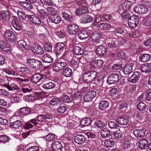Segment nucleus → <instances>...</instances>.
Returning a JSON list of instances; mask_svg holds the SVG:
<instances>
[{
	"label": "nucleus",
	"mask_w": 151,
	"mask_h": 151,
	"mask_svg": "<svg viewBox=\"0 0 151 151\" xmlns=\"http://www.w3.org/2000/svg\"><path fill=\"white\" fill-rule=\"evenodd\" d=\"M27 63L31 68L36 69L41 68L42 65L41 61L35 59H29Z\"/></svg>",
	"instance_id": "f257e3e1"
},
{
	"label": "nucleus",
	"mask_w": 151,
	"mask_h": 151,
	"mask_svg": "<svg viewBox=\"0 0 151 151\" xmlns=\"http://www.w3.org/2000/svg\"><path fill=\"white\" fill-rule=\"evenodd\" d=\"M4 36L5 39L8 42H13L16 40V36L14 32L10 30L6 31Z\"/></svg>",
	"instance_id": "f03ea898"
},
{
	"label": "nucleus",
	"mask_w": 151,
	"mask_h": 151,
	"mask_svg": "<svg viewBox=\"0 0 151 151\" xmlns=\"http://www.w3.org/2000/svg\"><path fill=\"white\" fill-rule=\"evenodd\" d=\"M67 29L68 32L70 35L77 34L80 30L78 26L74 24L69 25L68 26Z\"/></svg>",
	"instance_id": "7ed1b4c3"
},
{
	"label": "nucleus",
	"mask_w": 151,
	"mask_h": 151,
	"mask_svg": "<svg viewBox=\"0 0 151 151\" xmlns=\"http://www.w3.org/2000/svg\"><path fill=\"white\" fill-rule=\"evenodd\" d=\"M47 78V77L43 75H40L38 73L33 75L31 78V81L34 84L38 82H42Z\"/></svg>",
	"instance_id": "20e7f679"
},
{
	"label": "nucleus",
	"mask_w": 151,
	"mask_h": 151,
	"mask_svg": "<svg viewBox=\"0 0 151 151\" xmlns=\"http://www.w3.org/2000/svg\"><path fill=\"white\" fill-rule=\"evenodd\" d=\"M139 22V19L137 17L134 16L130 17L128 20V23L129 26L132 28L136 27Z\"/></svg>",
	"instance_id": "39448f33"
},
{
	"label": "nucleus",
	"mask_w": 151,
	"mask_h": 151,
	"mask_svg": "<svg viewBox=\"0 0 151 151\" xmlns=\"http://www.w3.org/2000/svg\"><path fill=\"white\" fill-rule=\"evenodd\" d=\"M133 11L137 14L146 13L148 11V9L145 6L137 5L133 8Z\"/></svg>",
	"instance_id": "423d86ee"
},
{
	"label": "nucleus",
	"mask_w": 151,
	"mask_h": 151,
	"mask_svg": "<svg viewBox=\"0 0 151 151\" xmlns=\"http://www.w3.org/2000/svg\"><path fill=\"white\" fill-rule=\"evenodd\" d=\"M119 79V76L116 73L110 75L108 77L107 82L110 85L113 84L118 81Z\"/></svg>",
	"instance_id": "0eeeda50"
},
{
	"label": "nucleus",
	"mask_w": 151,
	"mask_h": 151,
	"mask_svg": "<svg viewBox=\"0 0 151 151\" xmlns=\"http://www.w3.org/2000/svg\"><path fill=\"white\" fill-rule=\"evenodd\" d=\"M96 95V92L94 91H90L86 93L83 97V100L86 102H89L94 98Z\"/></svg>",
	"instance_id": "6e6552de"
},
{
	"label": "nucleus",
	"mask_w": 151,
	"mask_h": 151,
	"mask_svg": "<svg viewBox=\"0 0 151 151\" xmlns=\"http://www.w3.org/2000/svg\"><path fill=\"white\" fill-rule=\"evenodd\" d=\"M65 48L64 44L62 42L55 43V51L56 54L58 55L61 54Z\"/></svg>",
	"instance_id": "1a4fd4ad"
},
{
	"label": "nucleus",
	"mask_w": 151,
	"mask_h": 151,
	"mask_svg": "<svg viewBox=\"0 0 151 151\" xmlns=\"http://www.w3.org/2000/svg\"><path fill=\"white\" fill-rule=\"evenodd\" d=\"M27 18L32 23L35 25H40L41 21L39 18L34 15L27 14Z\"/></svg>",
	"instance_id": "9d476101"
},
{
	"label": "nucleus",
	"mask_w": 151,
	"mask_h": 151,
	"mask_svg": "<svg viewBox=\"0 0 151 151\" xmlns=\"http://www.w3.org/2000/svg\"><path fill=\"white\" fill-rule=\"evenodd\" d=\"M134 63L131 62H129L123 69V71L126 75L130 73L132 70Z\"/></svg>",
	"instance_id": "9b49d317"
},
{
	"label": "nucleus",
	"mask_w": 151,
	"mask_h": 151,
	"mask_svg": "<svg viewBox=\"0 0 151 151\" xmlns=\"http://www.w3.org/2000/svg\"><path fill=\"white\" fill-rule=\"evenodd\" d=\"M139 73L138 72H135L129 78V81L132 83H135L137 82L139 78Z\"/></svg>",
	"instance_id": "f8f14e48"
},
{
	"label": "nucleus",
	"mask_w": 151,
	"mask_h": 151,
	"mask_svg": "<svg viewBox=\"0 0 151 151\" xmlns=\"http://www.w3.org/2000/svg\"><path fill=\"white\" fill-rule=\"evenodd\" d=\"M51 147L52 148L53 151H63L62 148H63L61 143L58 141H56L53 142Z\"/></svg>",
	"instance_id": "ddd939ff"
},
{
	"label": "nucleus",
	"mask_w": 151,
	"mask_h": 151,
	"mask_svg": "<svg viewBox=\"0 0 151 151\" xmlns=\"http://www.w3.org/2000/svg\"><path fill=\"white\" fill-rule=\"evenodd\" d=\"M145 129L144 128L138 129L134 130L133 133L136 137L139 138H141L145 135Z\"/></svg>",
	"instance_id": "4468645a"
},
{
	"label": "nucleus",
	"mask_w": 151,
	"mask_h": 151,
	"mask_svg": "<svg viewBox=\"0 0 151 151\" xmlns=\"http://www.w3.org/2000/svg\"><path fill=\"white\" fill-rule=\"evenodd\" d=\"M97 28L100 30H108L111 27V25L107 23H102L97 26Z\"/></svg>",
	"instance_id": "2eb2a0df"
},
{
	"label": "nucleus",
	"mask_w": 151,
	"mask_h": 151,
	"mask_svg": "<svg viewBox=\"0 0 151 151\" xmlns=\"http://www.w3.org/2000/svg\"><path fill=\"white\" fill-rule=\"evenodd\" d=\"M141 71L143 72L148 73L151 71V63H146L142 65L141 68Z\"/></svg>",
	"instance_id": "dca6fc26"
},
{
	"label": "nucleus",
	"mask_w": 151,
	"mask_h": 151,
	"mask_svg": "<svg viewBox=\"0 0 151 151\" xmlns=\"http://www.w3.org/2000/svg\"><path fill=\"white\" fill-rule=\"evenodd\" d=\"M49 20L51 22L58 24L61 21V19L60 16L56 15L50 16L49 17Z\"/></svg>",
	"instance_id": "f3484780"
},
{
	"label": "nucleus",
	"mask_w": 151,
	"mask_h": 151,
	"mask_svg": "<svg viewBox=\"0 0 151 151\" xmlns=\"http://www.w3.org/2000/svg\"><path fill=\"white\" fill-rule=\"evenodd\" d=\"M41 59L43 62L45 63H50L52 62L53 58L48 54H44L42 57Z\"/></svg>",
	"instance_id": "a211bd4d"
},
{
	"label": "nucleus",
	"mask_w": 151,
	"mask_h": 151,
	"mask_svg": "<svg viewBox=\"0 0 151 151\" xmlns=\"http://www.w3.org/2000/svg\"><path fill=\"white\" fill-rule=\"evenodd\" d=\"M148 144V141L146 139H141L138 143V147L141 149H145L147 147Z\"/></svg>",
	"instance_id": "6ab92c4d"
},
{
	"label": "nucleus",
	"mask_w": 151,
	"mask_h": 151,
	"mask_svg": "<svg viewBox=\"0 0 151 151\" xmlns=\"http://www.w3.org/2000/svg\"><path fill=\"white\" fill-rule=\"evenodd\" d=\"M32 50L36 54H41L43 52L42 48L40 46L37 45L32 49Z\"/></svg>",
	"instance_id": "aec40b11"
},
{
	"label": "nucleus",
	"mask_w": 151,
	"mask_h": 151,
	"mask_svg": "<svg viewBox=\"0 0 151 151\" xmlns=\"http://www.w3.org/2000/svg\"><path fill=\"white\" fill-rule=\"evenodd\" d=\"M93 20V18L92 17L87 15L84 17H82L80 19V22L81 23H86L91 22Z\"/></svg>",
	"instance_id": "412c9836"
},
{
	"label": "nucleus",
	"mask_w": 151,
	"mask_h": 151,
	"mask_svg": "<svg viewBox=\"0 0 151 151\" xmlns=\"http://www.w3.org/2000/svg\"><path fill=\"white\" fill-rule=\"evenodd\" d=\"M117 122L121 125H126L129 122L128 119L127 117H119L116 118Z\"/></svg>",
	"instance_id": "4be33fe9"
},
{
	"label": "nucleus",
	"mask_w": 151,
	"mask_h": 151,
	"mask_svg": "<svg viewBox=\"0 0 151 151\" xmlns=\"http://www.w3.org/2000/svg\"><path fill=\"white\" fill-rule=\"evenodd\" d=\"M74 140L76 143L81 144L85 141V139L83 135L79 134L78 135L75 137Z\"/></svg>",
	"instance_id": "5701e85b"
},
{
	"label": "nucleus",
	"mask_w": 151,
	"mask_h": 151,
	"mask_svg": "<svg viewBox=\"0 0 151 151\" xmlns=\"http://www.w3.org/2000/svg\"><path fill=\"white\" fill-rule=\"evenodd\" d=\"M150 57V55L149 54H142L139 56V58L141 61L144 62L149 61Z\"/></svg>",
	"instance_id": "b1692460"
},
{
	"label": "nucleus",
	"mask_w": 151,
	"mask_h": 151,
	"mask_svg": "<svg viewBox=\"0 0 151 151\" xmlns=\"http://www.w3.org/2000/svg\"><path fill=\"white\" fill-rule=\"evenodd\" d=\"M106 51V49L104 46H100L97 48L96 53L98 55L101 56L104 55Z\"/></svg>",
	"instance_id": "393cba45"
},
{
	"label": "nucleus",
	"mask_w": 151,
	"mask_h": 151,
	"mask_svg": "<svg viewBox=\"0 0 151 151\" xmlns=\"http://www.w3.org/2000/svg\"><path fill=\"white\" fill-rule=\"evenodd\" d=\"M81 97V92L78 91L74 93L72 96V98L74 102L78 103L80 101Z\"/></svg>",
	"instance_id": "a878e982"
},
{
	"label": "nucleus",
	"mask_w": 151,
	"mask_h": 151,
	"mask_svg": "<svg viewBox=\"0 0 151 151\" xmlns=\"http://www.w3.org/2000/svg\"><path fill=\"white\" fill-rule=\"evenodd\" d=\"M77 34L79 38L81 40L86 39L89 36L88 32L85 30H83L81 32L79 31Z\"/></svg>",
	"instance_id": "bb28decb"
},
{
	"label": "nucleus",
	"mask_w": 151,
	"mask_h": 151,
	"mask_svg": "<svg viewBox=\"0 0 151 151\" xmlns=\"http://www.w3.org/2000/svg\"><path fill=\"white\" fill-rule=\"evenodd\" d=\"M83 50L79 47L75 46L74 47L73 52L76 55H81L83 54Z\"/></svg>",
	"instance_id": "cd10ccee"
},
{
	"label": "nucleus",
	"mask_w": 151,
	"mask_h": 151,
	"mask_svg": "<svg viewBox=\"0 0 151 151\" xmlns=\"http://www.w3.org/2000/svg\"><path fill=\"white\" fill-rule=\"evenodd\" d=\"M42 7V6L41 5L38 6L37 9L41 17L44 18L47 17L48 16V13L45 10L40 9Z\"/></svg>",
	"instance_id": "c85d7f7f"
},
{
	"label": "nucleus",
	"mask_w": 151,
	"mask_h": 151,
	"mask_svg": "<svg viewBox=\"0 0 151 151\" xmlns=\"http://www.w3.org/2000/svg\"><path fill=\"white\" fill-rule=\"evenodd\" d=\"M31 108L24 107L20 109V113L23 115L25 116L30 113Z\"/></svg>",
	"instance_id": "c756f323"
},
{
	"label": "nucleus",
	"mask_w": 151,
	"mask_h": 151,
	"mask_svg": "<svg viewBox=\"0 0 151 151\" xmlns=\"http://www.w3.org/2000/svg\"><path fill=\"white\" fill-rule=\"evenodd\" d=\"M55 86V83L53 82H50L47 83L43 84L42 86L44 88L50 89L54 88Z\"/></svg>",
	"instance_id": "7c9ffc66"
},
{
	"label": "nucleus",
	"mask_w": 151,
	"mask_h": 151,
	"mask_svg": "<svg viewBox=\"0 0 151 151\" xmlns=\"http://www.w3.org/2000/svg\"><path fill=\"white\" fill-rule=\"evenodd\" d=\"M91 122V120L89 118H83L81 121L80 122L81 125L83 127L88 126Z\"/></svg>",
	"instance_id": "2f4dec72"
},
{
	"label": "nucleus",
	"mask_w": 151,
	"mask_h": 151,
	"mask_svg": "<svg viewBox=\"0 0 151 151\" xmlns=\"http://www.w3.org/2000/svg\"><path fill=\"white\" fill-rule=\"evenodd\" d=\"M0 48L5 52H9L10 50V48L9 46L6 45L5 42L3 41L0 42Z\"/></svg>",
	"instance_id": "473e14b6"
},
{
	"label": "nucleus",
	"mask_w": 151,
	"mask_h": 151,
	"mask_svg": "<svg viewBox=\"0 0 151 151\" xmlns=\"http://www.w3.org/2000/svg\"><path fill=\"white\" fill-rule=\"evenodd\" d=\"M101 37L100 33L95 32L93 34H91V38L93 41L97 42H99V39Z\"/></svg>",
	"instance_id": "72a5a7b5"
},
{
	"label": "nucleus",
	"mask_w": 151,
	"mask_h": 151,
	"mask_svg": "<svg viewBox=\"0 0 151 151\" xmlns=\"http://www.w3.org/2000/svg\"><path fill=\"white\" fill-rule=\"evenodd\" d=\"M10 125L12 128L18 129L21 126L22 123L20 121L17 120L13 122H11Z\"/></svg>",
	"instance_id": "f704fd0d"
},
{
	"label": "nucleus",
	"mask_w": 151,
	"mask_h": 151,
	"mask_svg": "<svg viewBox=\"0 0 151 151\" xmlns=\"http://www.w3.org/2000/svg\"><path fill=\"white\" fill-rule=\"evenodd\" d=\"M109 106V103L107 101H102L99 105V108L102 110L106 109Z\"/></svg>",
	"instance_id": "c9c22d12"
},
{
	"label": "nucleus",
	"mask_w": 151,
	"mask_h": 151,
	"mask_svg": "<svg viewBox=\"0 0 151 151\" xmlns=\"http://www.w3.org/2000/svg\"><path fill=\"white\" fill-rule=\"evenodd\" d=\"M55 135L53 133H49L47 135L44 136V139L50 141H52L54 140L55 138Z\"/></svg>",
	"instance_id": "e433bc0d"
},
{
	"label": "nucleus",
	"mask_w": 151,
	"mask_h": 151,
	"mask_svg": "<svg viewBox=\"0 0 151 151\" xmlns=\"http://www.w3.org/2000/svg\"><path fill=\"white\" fill-rule=\"evenodd\" d=\"M62 14L63 17L69 22H71L73 21V18L71 14H67L65 12H63Z\"/></svg>",
	"instance_id": "4c0bfd02"
},
{
	"label": "nucleus",
	"mask_w": 151,
	"mask_h": 151,
	"mask_svg": "<svg viewBox=\"0 0 151 151\" xmlns=\"http://www.w3.org/2000/svg\"><path fill=\"white\" fill-rule=\"evenodd\" d=\"M133 5V3L130 1H125L122 4V6L124 9L127 10L129 9Z\"/></svg>",
	"instance_id": "58836bf2"
},
{
	"label": "nucleus",
	"mask_w": 151,
	"mask_h": 151,
	"mask_svg": "<svg viewBox=\"0 0 151 151\" xmlns=\"http://www.w3.org/2000/svg\"><path fill=\"white\" fill-rule=\"evenodd\" d=\"M82 80L84 82L88 83L91 82L88 72L84 73L82 76Z\"/></svg>",
	"instance_id": "ea45409f"
},
{
	"label": "nucleus",
	"mask_w": 151,
	"mask_h": 151,
	"mask_svg": "<svg viewBox=\"0 0 151 151\" xmlns=\"http://www.w3.org/2000/svg\"><path fill=\"white\" fill-rule=\"evenodd\" d=\"M72 74V70L70 68L68 67L66 68L63 71V75L66 77L71 76Z\"/></svg>",
	"instance_id": "a19ab883"
},
{
	"label": "nucleus",
	"mask_w": 151,
	"mask_h": 151,
	"mask_svg": "<svg viewBox=\"0 0 151 151\" xmlns=\"http://www.w3.org/2000/svg\"><path fill=\"white\" fill-rule=\"evenodd\" d=\"M26 43L24 40H21L17 42V47L19 48L27 49Z\"/></svg>",
	"instance_id": "79ce46f5"
},
{
	"label": "nucleus",
	"mask_w": 151,
	"mask_h": 151,
	"mask_svg": "<svg viewBox=\"0 0 151 151\" xmlns=\"http://www.w3.org/2000/svg\"><path fill=\"white\" fill-rule=\"evenodd\" d=\"M44 46L46 50L48 52H50L52 50V45L50 43L45 42L44 43Z\"/></svg>",
	"instance_id": "37998d69"
},
{
	"label": "nucleus",
	"mask_w": 151,
	"mask_h": 151,
	"mask_svg": "<svg viewBox=\"0 0 151 151\" xmlns=\"http://www.w3.org/2000/svg\"><path fill=\"white\" fill-rule=\"evenodd\" d=\"M101 135L103 138H108L110 136V133L108 130L104 129L101 131Z\"/></svg>",
	"instance_id": "c03bdc74"
},
{
	"label": "nucleus",
	"mask_w": 151,
	"mask_h": 151,
	"mask_svg": "<svg viewBox=\"0 0 151 151\" xmlns=\"http://www.w3.org/2000/svg\"><path fill=\"white\" fill-rule=\"evenodd\" d=\"M95 127L99 129H102L105 126V124L101 121H97L94 123Z\"/></svg>",
	"instance_id": "a18cd8bd"
},
{
	"label": "nucleus",
	"mask_w": 151,
	"mask_h": 151,
	"mask_svg": "<svg viewBox=\"0 0 151 151\" xmlns=\"http://www.w3.org/2000/svg\"><path fill=\"white\" fill-rule=\"evenodd\" d=\"M61 103L60 100L58 98H53L50 101V104L52 106L60 104Z\"/></svg>",
	"instance_id": "49530a36"
},
{
	"label": "nucleus",
	"mask_w": 151,
	"mask_h": 151,
	"mask_svg": "<svg viewBox=\"0 0 151 151\" xmlns=\"http://www.w3.org/2000/svg\"><path fill=\"white\" fill-rule=\"evenodd\" d=\"M143 24L147 26L151 25V17L147 16L145 17L143 21Z\"/></svg>",
	"instance_id": "de8ad7c7"
},
{
	"label": "nucleus",
	"mask_w": 151,
	"mask_h": 151,
	"mask_svg": "<svg viewBox=\"0 0 151 151\" xmlns=\"http://www.w3.org/2000/svg\"><path fill=\"white\" fill-rule=\"evenodd\" d=\"M122 135V134L121 132L117 131L113 134V137L115 140H118L121 138Z\"/></svg>",
	"instance_id": "09e8293b"
},
{
	"label": "nucleus",
	"mask_w": 151,
	"mask_h": 151,
	"mask_svg": "<svg viewBox=\"0 0 151 151\" xmlns=\"http://www.w3.org/2000/svg\"><path fill=\"white\" fill-rule=\"evenodd\" d=\"M46 10L47 12V13L50 15V16L55 15L56 13V9L53 7H48L47 8Z\"/></svg>",
	"instance_id": "8fccbe9b"
},
{
	"label": "nucleus",
	"mask_w": 151,
	"mask_h": 151,
	"mask_svg": "<svg viewBox=\"0 0 151 151\" xmlns=\"http://www.w3.org/2000/svg\"><path fill=\"white\" fill-rule=\"evenodd\" d=\"M137 107L138 110L143 111L145 109L146 106L144 103L140 102L137 104Z\"/></svg>",
	"instance_id": "3c124183"
},
{
	"label": "nucleus",
	"mask_w": 151,
	"mask_h": 151,
	"mask_svg": "<svg viewBox=\"0 0 151 151\" xmlns=\"http://www.w3.org/2000/svg\"><path fill=\"white\" fill-rule=\"evenodd\" d=\"M60 102L62 103H68L70 102L69 97L67 95L63 96L60 100Z\"/></svg>",
	"instance_id": "603ef678"
},
{
	"label": "nucleus",
	"mask_w": 151,
	"mask_h": 151,
	"mask_svg": "<svg viewBox=\"0 0 151 151\" xmlns=\"http://www.w3.org/2000/svg\"><path fill=\"white\" fill-rule=\"evenodd\" d=\"M122 147L124 150H126L129 148L130 147V145L129 144V141L125 140V139L122 146Z\"/></svg>",
	"instance_id": "864d4df0"
},
{
	"label": "nucleus",
	"mask_w": 151,
	"mask_h": 151,
	"mask_svg": "<svg viewBox=\"0 0 151 151\" xmlns=\"http://www.w3.org/2000/svg\"><path fill=\"white\" fill-rule=\"evenodd\" d=\"M17 80V78H14L10 77L7 78V80L8 81V85L7 86H10L14 83H15Z\"/></svg>",
	"instance_id": "5fc2aeb1"
},
{
	"label": "nucleus",
	"mask_w": 151,
	"mask_h": 151,
	"mask_svg": "<svg viewBox=\"0 0 151 151\" xmlns=\"http://www.w3.org/2000/svg\"><path fill=\"white\" fill-rule=\"evenodd\" d=\"M6 87L9 91H12L13 90H17L19 88L18 86L15 83L10 85V86H7Z\"/></svg>",
	"instance_id": "6e6d98bb"
},
{
	"label": "nucleus",
	"mask_w": 151,
	"mask_h": 151,
	"mask_svg": "<svg viewBox=\"0 0 151 151\" xmlns=\"http://www.w3.org/2000/svg\"><path fill=\"white\" fill-rule=\"evenodd\" d=\"M9 140V137L6 135H1L0 136V142L5 143Z\"/></svg>",
	"instance_id": "4d7b16f0"
},
{
	"label": "nucleus",
	"mask_w": 151,
	"mask_h": 151,
	"mask_svg": "<svg viewBox=\"0 0 151 151\" xmlns=\"http://www.w3.org/2000/svg\"><path fill=\"white\" fill-rule=\"evenodd\" d=\"M4 20L5 21L9 20L10 18L9 13L7 11H2Z\"/></svg>",
	"instance_id": "13d9d810"
},
{
	"label": "nucleus",
	"mask_w": 151,
	"mask_h": 151,
	"mask_svg": "<svg viewBox=\"0 0 151 151\" xmlns=\"http://www.w3.org/2000/svg\"><path fill=\"white\" fill-rule=\"evenodd\" d=\"M131 12L129 10H125L122 14V16L124 19H127L130 15Z\"/></svg>",
	"instance_id": "bf43d9fd"
},
{
	"label": "nucleus",
	"mask_w": 151,
	"mask_h": 151,
	"mask_svg": "<svg viewBox=\"0 0 151 151\" xmlns=\"http://www.w3.org/2000/svg\"><path fill=\"white\" fill-rule=\"evenodd\" d=\"M108 125L111 129H116L118 127V125L114 121H109L108 123Z\"/></svg>",
	"instance_id": "052dcab7"
},
{
	"label": "nucleus",
	"mask_w": 151,
	"mask_h": 151,
	"mask_svg": "<svg viewBox=\"0 0 151 151\" xmlns=\"http://www.w3.org/2000/svg\"><path fill=\"white\" fill-rule=\"evenodd\" d=\"M91 81L94 80L97 76V73L95 71H91L88 72Z\"/></svg>",
	"instance_id": "680f3d73"
},
{
	"label": "nucleus",
	"mask_w": 151,
	"mask_h": 151,
	"mask_svg": "<svg viewBox=\"0 0 151 151\" xmlns=\"http://www.w3.org/2000/svg\"><path fill=\"white\" fill-rule=\"evenodd\" d=\"M55 34L60 38H63L66 35L65 32L63 30L56 31L55 32Z\"/></svg>",
	"instance_id": "e2e57ef3"
},
{
	"label": "nucleus",
	"mask_w": 151,
	"mask_h": 151,
	"mask_svg": "<svg viewBox=\"0 0 151 151\" xmlns=\"http://www.w3.org/2000/svg\"><path fill=\"white\" fill-rule=\"evenodd\" d=\"M67 110L66 106H63L59 107L57 109V110L58 113L60 114H63Z\"/></svg>",
	"instance_id": "0e129e2a"
},
{
	"label": "nucleus",
	"mask_w": 151,
	"mask_h": 151,
	"mask_svg": "<svg viewBox=\"0 0 151 151\" xmlns=\"http://www.w3.org/2000/svg\"><path fill=\"white\" fill-rule=\"evenodd\" d=\"M104 143L106 147H110L114 145V142L113 141L109 139L105 141Z\"/></svg>",
	"instance_id": "69168bd1"
},
{
	"label": "nucleus",
	"mask_w": 151,
	"mask_h": 151,
	"mask_svg": "<svg viewBox=\"0 0 151 151\" xmlns=\"http://www.w3.org/2000/svg\"><path fill=\"white\" fill-rule=\"evenodd\" d=\"M42 94L39 92H37L34 93V97L35 100H42Z\"/></svg>",
	"instance_id": "338daca9"
},
{
	"label": "nucleus",
	"mask_w": 151,
	"mask_h": 151,
	"mask_svg": "<svg viewBox=\"0 0 151 151\" xmlns=\"http://www.w3.org/2000/svg\"><path fill=\"white\" fill-rule=\"evenodd\" d=\"M39 147L36 146H33L28 148L27 151H39Z\"/></svg>",
	"instance_id": "774afa93"
}]
</instances>
